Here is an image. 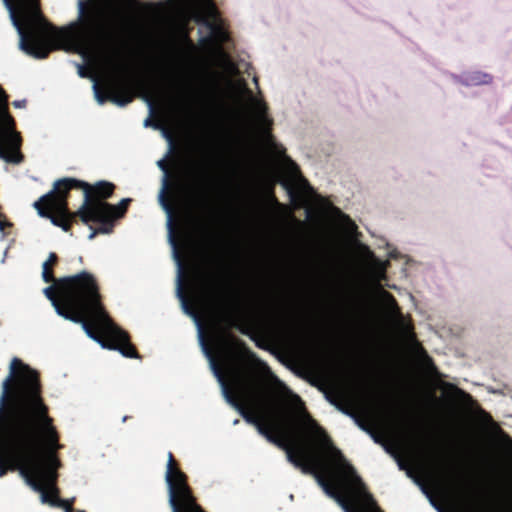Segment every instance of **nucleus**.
I'll return each mask as SVG.
<instances>
[{"label":"nucleus","instance_id":"obj_1","mask_svg":"<svg viewBox=\"0 0 512 512\" xmlns=\"http://www.w3.org/2000/svg\"><path fill=\"white\" fill-rule=\"evenodd\" d=\"M0 402V478L8 470L23 466L34 469L29 445L41 459L51 461L63 445L60 434L42 397L40 374L19 358H13L10 373L3 381Z\"/></svg>","mask_w":512,"mask_h":512},{"label":"nucleus","instance_id":"obj_2","mask_svg":"<svg viewBox=\"0 0 512 512\" xmlns=\"http://www.w3.org/2000/svg\"><path fill=\"white\" fill-rule=\"evenodd\" d=\"M51 283L43 292L59 316L81 324L85 333L102 347L117 350L128 358H140L129 334L116 326L106 311L94 275L82 271L55 278Z\"/></svg>","mask_w":512,"mask_h":512},{"label":"nucleus","instance_id":"obj_3","mask_svg":"<svg viewBox=\"0 0 512 512\" xmlns=\"http://www.w3.org/2000/svg\"><path fill=\"white\" fill-rule=\"evenodd\" d=\"M285 441L280 447L286 451L288 461L304 474H312L326 494L341 504L345 499L338 491L342 485H362L355 468L346 460L343 453L333 444L327 432L311 420V437L317 449L308 450L303 446L292 448L283 433L277 432Z\"/></svg>","mask_w":512,"mask_h":512},{"label":"nucleus","instance_id":"obj_4","mask_svg":"<svg viewBox=\"0 0 512 512\" xmlns=\"http://www.w3.org/2000/svg\"><path fill=\"white\" fill-rule=\"evenodd\" d=\"M210 364L215 376L221 383L226 401L234 407L242 418L253 425L258 433L277 447H284L285 441L277 434L281 425L268 413L254 398V376L238 367L230 369L231 385L227 382L220 363L214 358L212 352L206 349Z\"/></svg>","mask_w":512,"mask_h":512},{"label":"nucleus","instance_id":"obj_5","mask_svg":"<svg viewBox=\"0 0 512 512\" xmlns=\"http://www.w3.org/2000/svg\"><path fill=\"white\" fill-rule=\"evenodd\" d=\"M62 35L87 43L112 46L118 39V30L109 7L102 0L80 1L78 21L62 30Z\"/></svg>","mask_w":512,"mask_h":512},{"label":"nucleus","instance_id":"obj_6","mask_svg":"<svg viewBox=\"0 0 512 512\" xmlns=\"http://www.w3.org/2000/svg\"><path fill=\"white\" fill-rule=\"evenodd\" d=\"M18 14L11 12L14 26L20 36V48L29 56L45 59L52 48L45 35V27L53 28L46 22L38 0H15Z\"/></svg>","mask_w":512,"mask_h":512},{"label":"nucleus","instance_id":"obj_7","mask_svg":"<svg viewBox=\"0 0 512 512\" xmlns=\"http://www.w3.org/2000/svg\"><path fill=\"white\" fill-rule=\"evenodd\" d=\"M28 453L30 457L37 456L33 445H29ZM34 469L23 466L21 468V477L25 483L31 487L35 492L40 493L41 501L44 504H49L52 507L63 509L65 512H75L73 504L75 498L61 499L60 489L57 486L59 473L62 463L58 457V453L52 456L51 461H46L39 457H33Z\"/></svg>","mask_w":512,"mask_h":512},{"label":"nucleus","instance_id":"obj_8","mask_svg":"<svg viewBox=\"0 0 512 512\" xmlns=\"http://www.w3.org/2000/svg\"><path fill=\"white\" fill-rule=\"evenodd\" d=\"M88 188V183L75 178H61L54 182L53 189L34 202L33 207L38 214L51 223L69 232L79 216L68 206V198L72 189Z\"/></svg>","mask_w":512,"mask_h":512},{"label":"nucleus","instance_id":"obj_9","mask_svg":"<svg viewBox=\"0 0 512 512\" xmlns=\"http://www.w3.org/2000/svg\"><path fill=\"white\" fill-rule=\"evenodd\" d=\"M165 481L172 512H206L198 504L189 485L188 476L180 469L172 452L168 453Z\"/></svg>","mask_w":512,"mask_h":512},{"label":"nucleus","instance_id":"obj_10","mask_svg":"<svg viewBox=\"0 0 512 512\" xmlns=\"http://www.w3.org/2000/svg\"><path fill=\"white\" fill-rule=\"evenodd\" d=\"M115 188L116 186L108 181H98L94 185L88 183V188L83 187L84 200L76 211L79 220L89 227L90 223L103 220L109 225L112 204L106 200L113 195Z\"/></svg>","mask_w":512,"mask_h":512},{"label":"nucleus","instance_id":"obj_11","mask_svg":"<svg viewBox=\"0 0 512 512\" xmlns=\"http://www.w3.org/2000/svg\"><path fill=\"white\" fill-rule=\"evenodd\" d=\"M21 146L22 137L9 110V95L0 85V158L8 163H21L24 160Z\"/></svg>","mask_w":512,"mask_h":512},{"label":"nucleus","instance_id":"obj_12","mask_svg":"<svg viewBox=\"0 0 512 512\" xmlns=\"http://www.w3.org/2000/svg\"><path fill=\"white\" fill-rule=\"evenodd\" d=\"M93 88L100 104L110 101L118 106H125L133 100L130 81L122 74L108 77L102 86L95 83Z\"/></svg>","mask_w":512,"mask_h":512},{"label":"nucleus","instance_id":"obj_13","mask_svg":"<svg viewBox=\"0 0 512 512\" xmlns=\"http://www.w3.org/2000/svg\"><path fill=\"white\" fill-rule=\"evenodd\" d=\"M219 288V293L217 294V304L219 307V313L216 318L217 323L224 325L226 330L235 328L240 330L243 334H247L245 329L247 313L241 309L239 305L230 301L223 281H221Z\"/></svg>","mask_w":512,"mask_h":512},{"label":"nucleus","instance_id":"obj_14","mask_svg":"<svg viewBox=\"0 0 512 512\" xmlns=\"http://www.w3.org/2000/svg\"><path fill=\"white\" fill-rule=\"evenodd\" d=\"M197 197L195 199L196 207L201 210L211 208V192L216 185V176L211 161L205 162L200 166L197 174Z\"/></svg>","mask_w":512,"mask_h":512},{"label":"nucleus","instance_id":"obj_15","mask_svg":"<svg viewBox=\"0 0 512 512\" xmlns=\"http://www.w3.org/2000/svg\"><path fill=\"white\" fill-rule=\"evenodd\" d=\"M130 203H131L130 198H124L120 201V203L118 205H112V209L109 212V215H110L109 225L104 220L103 221H95V223L99 224V226L97 228H93L92 226H90L91 232H90L88 238L90 240H92L98 234L111 233L113 231L115 220L118 218H122L126 214Z\"/></svg>","mask_w":512,"mask_h":512},{"label":"nucleus","instance_id":"obj_16","mask_svg":"<svg viewBox=\"0 0 512 512\" xmlns=\"http://www.w3.org/2000/svg\"><path fill=\"white\" fill-rule=\"evenodd\" d=\"M246 92L249 95L250 100L254 106L257 123L263 127L264 133L270 136L273 120L268 117L267 104L262 100H257L256 98H254L252 95V91L250 89L246 88Z\"/></svg>","mask_w":512,"mask_h":512},{"label":"nucleus","instance_id":"obj_17","mask_svg":"<svg viewBox=\"0 0 512 512\" xmlns=\"http://www.w3.org/2000/svg\"><path fill=\"white\" fill-rule=\"evenodd\" d=\"M58 263V256L56 253L51 252L48 259L42 266V278L45 283H50L55 280L53 267Z\"/></svg>","mask_w":512,"mask_h":512},{"label":"nucleus","instance_id":"obj_18","mask_svg":"<svg viewBox=\"0 0 512 512\" xmlns=\"http://www.w3.org/2000/svg\"><path fill=\"white\" fill-rule=\"evenodd\" d=\"M255 311L259 315L268 319H275L278 317V310L274 305H272L269 302H261L260 304L257 305Z\"/></svg>","mask_w":512,"mask_h":512},{"label":"nucleus","instance_id":"obj_19","mask_svg":"<svg viewBox=\"0 0 512 512\" xmlns=\"http://www.w3.org/2000/svg\"><path fill=\"white\" fill-rule=\"evenodd\" d=\"M492 76L482 72H475L470 80L476 85L490 84L492 82Z\"/></svg>","mask_w":512,"mask_h":512},{"label":"nucleus","instance_id":"obj_20","mask_svg":"<svg viewBox=\"0 0 512 512\" xmlns=\"http://www.w3.org/2000/svg\"><path fill=\"white\" fill-rule=\"evenodd\" d=\"M289 161H290V168H291V172H292V174H293L295 177L299 178V179H300V181H302L303 183H305V184H307V185H308L307 180H306V179L302 176V174H301V171H300L299 166H298L294 161H292V160H289Z\"/></svg>","mask_w":512,"mask_h":512},{"label":"nucleus","instance_id":"obj_21","mask_svg":"<svg viewBox=\"0 0 512 512\" xmlns=\"http://www.w3.org/2000/svg\"><path fill=\"white\" fill-rule=\"evenodd\" d=\"M12 223L6 219L5 214L0 213V231H5L6 228L11 227Z\"/></svg>","mask_w":512,"mask_h":512},{"label":"nucleus","instance_id":"obj_22","mask_svg":"<svg viewBox=\"0 0 512 512\" xmlns=\"http://www.w3.org/2000/svg\"><path fill=\"white\" fill-rule=\"evenodd\" d=\"M178 292H179L180 297L182 298L183 306H184L185 311H186L187 313H189V314H193V312H192V311H191V309H190V306L188 305V303H187V301H186V299H185V296H184V294H183V292H182L181 287H179V288H178Z\"/></svg>","mask_w":512,"mask_h":512},{"label":"nucleus","instance_id":"obj_23","mask_svg":"<svg viewBox=\"0 0 512 512\" xmlns=\"http://www.w3.org/2000/svg\"><path fill=\"white\" fill-rule=\"evenodd\" d=\"M12 105L15 107V108H25L26 105H27V100L26 99H22V100H15L12 102Z\"/></svg>","mask_w":512,"mask_h":512},{"label":"nucleus","instance_id":"obj_24","mask_svg":"<svg viewBox=\"0 0 512 512\" xmlns=\"http://www.w3.org/2000/svg\"><path fill=\"white\" fill-rule=\"evenodd\" d=\"M145 100L147 101V103L149 105L150 112L153 113L154 112V108H155L153 99L151 98L150 95L146 94L145 95Z\"/></svg>","mask_w":512,"mask_h":512},{"label":"nucleus","instance_id":"obj_25","mask_svg":"<svg viewBox=\"0 0 512 512\" xmlns=\"http://www.w3.org/2000/svg\"><path fill=\"white\" fill-rule=\"evenodd\" d=\"M237 344H239L248 353L249 357L255 359V354L248 350L244 342L238 340Z\"/></svg>","mask_w":512,"mask_h":512},{"label":"nucleus","instance_id":"obj_26","mask_svg":"<svg viewBox=\"0 0 512 512\" xmlns=\"http://www.w3.org/2000/svg\"><path fill=\"white\" fill-rule=\"evenodd\" d=\"M385 295H387L391 299L393 304L397 306L395 298L390 293L385 291Z\"/></svg>","mask_w":512,"mask_h":512},{"label":"nucleus","instance_id":"obj_27","mask_svg":"<svg viewBox=\"0 0 512 512\" xmlns=\"http://www.w3.org/2000/svg\"><path fill=\"white\" fill-rule=\"evenodd\" d=\"M138 86L141 88V89H145L146 90V85L143 81H138L137 82Z\"/></svg>","mask_w":512,"mask_h":512},{"label":"nucleus","instance_id":"obj_28","mask_svg":"<svg viewBox=\"0 0 512 512\" xmlns=\"http://www.w3.org/2000/svg\"><path fill=\"white\" fill-rule=\"evenodd\" d=\"M151 123H152V122H151V119H150V118H147V119L145 120V126H149V125H151Z\"/></svg>","mask_w":512,"mask_h":512},{"label":"nucleus","instance_id":"obj_29","mask_svg":"<svg viewBox=\"0 0 512 512\" xmlns=\"http://www.w3.org/2000/svg\"><path fill=\"white\" fill-rule=\"evenodd\" d=\"M79 73H80V75H81L82 77H84V76H85V73H84V71H83V68H82V67L80 68V72H79Z\"/></svg>","mask_w":512,"mask_h":512},{"label":"nucleus","instance_id":"obj_30","mask_svg":"<svg viewBox=\"0 0 512 512\" xmlns=\"http://www.w3.org/2000/svg\"><path fill=\"white\" fill-rule=\"evenodd\" d=\"M159 166H160L162 169H165V166H164V164H163V162H162V161H160V162H159Z\"/></svg>","mask_w":512,"mask_h":512},{"label":"nucleus","instance_id":"obj_31","mask_svg":"<svg viewBox=\"0 0 512 512\" xmlns=\"http://www.w3.org/2000/svg\"><path fill=\"white\" fill-rule=\"evenodd\" d=\"M128 418H129V416H124V417H123V419H122V421H123V422H125V421H127V420H128Z\"/></svg>","mask_w":512,"mask_h":512},{"label":"nucleus","instance_id":"obj_32","mask_svg":"<svg viewBox=\"0 0 512 512\" xmlns=\"http://www.w3.org/2000/svg\"><path fill=\"white\" fill-rule=\"evenodd\" d=\"M121 70H122V72H126L127 69L125 66H121Z\"/></svg>","mask_w":512,"mask_h":512},{"label":"nucleus","instance_id":"obj_33","mask_svg":"<svg viewBox=\"0 0 512 512\" xmlns=\"http://www.w3.org/2000/svg\"><path fill=\"white\" fill-rule=\"evenodd\" d=\"M359 425H360V427H361V428H363V429L367 430V429L365 428V426H364V424H363V423H360V422H359Z\"/></svg>","mask_w":512,"mask_h":512},{"label":"nucleus","instance_id":"obj_34","mask_svg":"<svg viewBox=\"0 0 512 512\" xmlns=\"http://www.w3.org/2000/svg\"><path fill=\"white\" fill-rule=\"evenodd\" d=\"M253 81L256 85H258V79L256 77L253 79Z\"/></svg>","mask_w":512,"mask_h":512},{"label":"nucleus","instance_id":"obj_35","mask_svg":"<svg viewBox=\"0 0 512 512\" xmlns=\"http://www.w3.org/2000/svg\"><path fill=\"white\" fill-rule=\"evenodd\" d=\"M168 138L172 142V136L168 135Z\"/></svg>","mask_w":512,"mask_h":512},{"label":"nucleus","instance_id":"obj_36","mask_svg":"<svg viewBox=\"0 0 512 512\" xmlns=\"http://www.w3.org/2000/svg\"><path fill=\"white\" fill-rule=\"evenodd\" d=\"M75 512H85L84 510H75Z\"/></svg>","mask_w":512,"mask_h":512}]
</instances>
